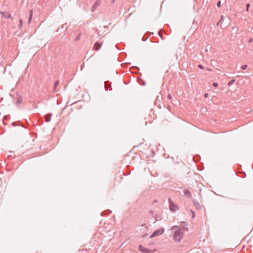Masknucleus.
I'll use <instances>...</instances> for the list:
<instances>
[{"label":"nucleus","instance_id":"28","mask_svg":"<svg viewBox=\"0 0 253 253\" xmlns=\"http://www.w3.org/2000/svg\"><path fill=\"white\" fill-rule=\"evenodd\" d=\"M253 42V39H252V38H251V39H250V40L249 41V42Z\"/></svg>","mask_w":253,"mask_h":253},{"label":"nucleus","instance_id":"26","mask_svg":"<svg viewBox=\"0 0 253 253\" xmlns=\"http://www.w3.org/2000/svg\"><path fill=\"white\" fill-rule=\"evenodd\" d=\"M223 16L222 15L221 17V18H220V19L219 20V22H221L223 20Z\"/></svg>","mask_w":253,"mask_h":253},{"label":"nucleus","instance_id":"23","mask_svg":"<svg viewBox=\"0 0 253 253\" xmlns=\"http://www.w3.org/2000/svg\"><path fill=\"white\" fill-rule=\"evenodd\" d=\"M233 30L237 32L238 31V28L237 27H233Z\"/></svg>","mask_w":253,"mask_h":253},{"label":"nucleus","instance_id":"20","mask_svg":"<svg viewBox=\"0 0 253 253\" xmlns=\"http://www.w3.org/2000/svg\"><path fill=\"white\" fill-rule=\"evenodd\" d=\"M168 98L169 99H172V95L170 94H169L168 95Z\"/></svg>","mask_w":253,"mask_h":253},{"label":"nucleus","instance_id":"19","mask_svg":"<svg viewBox=\"0 0 253 253\" xmlns=\"http://www.w3.org/2000/svg\"><path fill=\"white\" fill-rule=\"evenodd\" d=\"M191 212H192V218H194L195 216V212L192 211H191Z\"/></svg>","mask_w":253,"mask_h":253},{"label":"nucleus","instance_id":"7","mask_svg":"<svg viewBox=\"0 0 253 253\" xmlns=\"http://www.w3.org/2000/svg\"><path fill=\"white\" fill-rule=\"evenodd\" d=\"M139 249L140 251L144 253H147L148 250L146 248H144L142 245H140Z\"/></svg>","mask_w":253,"mask_h":253},{"label":"nucleus","instance_id":"13","mask_svg":"<svg viewBox=\"0 0 253 253\" xmlns=\"http://www.w3.org/2000/svg\"><path fill=\"white\" fill-rule=\"evenodd\" d=\"M59 81H57L55 82L54 83V90H56V88L57 87V86H58V85L59 84Z\"/></svg>","mask_w":253,"mask_h":253},{"label":"nucleus","instance_id":"24","mask_svg":"<svg viewBox=\"0 0 253 253\" xmlns=\"http://www.w3.org/2000/svg\"><path fill=\"white\" fill-rule=\"evenodd\" d=\"M198 67L199 68H200V69H204V67L202 65L199 64L198 65Z\"/></svg>","mask_w":253,"mask_h":253},{"label":"nucleus","instance_id":"22","mask_svg":"<svg viewBox=\"0 0 253 253\" xmlns=\"http://www.w3.org/2000/svg\"><path fill=\"white\" fill-rule=\"evenodd\" d=\"M220 5H221V1H218V2H217V6L218 7H220Z\"/></svg>","mask_w":253,"mask_h":253},{"label":"nucleus","instance_id":"6","mask_svg":"<svg viewBox=\"0 0 253 253\" xmlns=\"http://www.w3.org/2000/svg\"><path fill=\"white\" fill-rule=\"evenodd\" d=\"M193 204H194V206H195V207L198 210H201L202 209V206L200 204V203L198 201H196L194 200L193 201Z\"/></svg>","mask_w":253,"mask_h":253},{"label":"nucleus","instance_id":"15","mask_svg":"<svg viewBox=\"0 0 253 253\" xmlns=\"http://www.w3.org/2000/svg\"><path fill=\"white\" fill-rule=\"evenodd\" d=\"M234 82H235V80H232L228 83V85L229 86L231 85L232 84H234Z\"/></svg>","mask_w":253,"mask_h":253},{"label":"nucleus","instance_id":"3","mask_svg":"<svg viewBox=\"0 0 253 253\" xmlns=\"http://www.w3.org/2000/svg\"><path fill=\"white\" fill-rule=\"evenodd\" d=\"M164 229L163 228H160L154 231L153 234L150 236V238H153L154 237L162 235L164 232Z\"/></svg>","mask_w":253,"mask_h":253},{"label":"nucleus","instance_id":"14","mask_svg":"<svg viewBox=\"0 0 253 253\" xmlns=\"http://www.w3.org/2000/svg\"><path fill=\"white\" fill-rule=\"evenodd\" d=\"M81 33H80V34H79L77 36V37H76L75 40V41H77L80 40V38H81Z\"/></svg>","mask_w":253,"mask_h":253},{"label":"nucleus","instance_id":"27","mask_svg":"<svg viewBox=\"0 0 253 253\" xmlns=\"http://www.w3.org/2000/svg\"><path fill=\"white\" fill-rule=\"evenodd\" d=\"M6 17L7 18H9L11 17V15L10 14H8L7 16H6Z\"/></svg>","mask_w":253,"mask_h":253},{"label":"nucleus","instance_id":"31","mask_svg":"<svg viewBox=\"0 0 253 253\" xmlns=\"http://www.w3.org/2000/svg\"><path fill=\"white\" fill-rule=\"evenodd\" d=\"M15 123H13V125L15 126Z\"/></svg>","mask_w":253,"mask_h":253},{"label":"nucleus","instance_id":"12","mask_svg":"<svg viewBox=\"0 0 253 253\" xmlns=\"http://www.w3.org/2000/svg\"><path fill=\"white\" fill-rule=\"evenodd\" d=\"M30 17L29 18V20H28V23L29 24L31 20H32V15H33V10H31L30 11Z\"/></svg>","mask_w":253,"mask_h":253},{"label":"nucleus","instance_id":"17","mask_svg":"<svg viewBox=\"0 0 253 253\" xmlns=\"http://www.w3.org/2000/svg\"><path fill=\"white\" fill-rule=\"evenodd\" d=\"M248 66L247 65H244L241 67V69L243 70H246Z\"/></svg>","mask_w":253,"mask_h":253},{"label":"nucleus","instance_id":"32","mask_svg":"<svg viewBox=\"0 0 253 253\" xmlns=\"http://www.w3.org/2000/svg\"><path fill=\"white\" fill-rule=\"evenodd\" d=\"M115 0H112V2L113 3L114 2Z\"/></svg>","mask_w":253,"mask_h":253},{"label":"nucleus","instance_id":"9","mask_svg":"<svg viewBox=\"0 0 253 253\" xmlns=\"http://www.w3.org/2000/svg\"><path fill=\"white\" fill-rule=\"evenodd\" d=\"M184 195L187 198H190L191 197V194L188 190L185 189L184 190Z\"/></svg>","mask_w":253,"mask_h":253},{"label":"nucleus","instance_id":"25","mask_svg":"<svg viewBox=\"0 0 253 253\" xmlns=\"http://www.w3.org/2000/svg\"><path fill=\"white\" fill-rule=\"evenodd\" d=\"M208 95H209V94H208V93H205V94H204V97L205 98H207L208 97Z\"/></svg>","mask_w":253,"mask_h":253},{"label":"nucleus","instance_id":"10","mask_svg":"<svg viewBox=\"0 0 253 253\" xmlns=\"http://www.w3.org/2000/svg\"><path fill=\"white\" fill-rule=\"evenodd\" d=\"M23 98L21 96H17L16 98V104L19 105L22 101Z\"/></svg>","mask_w":253,"mask_h":253},{"label":"nucleus","instance_id":"18","mask_svg":"<svg viewBox=\"0 0 253 253\" xmlns=\"http://www.w3.org/2000/svg\"><path fill=\"white\" fill-rule=\"evenodd\" d=\"M250 3H247V4H246V10H247V11H249V7H250Z\"/></svg>","mask_w":253,"mask_h":253},{"label":"nucleus","instance_id":"2","mask_svg":"<svg viewBox=\"0 0 253 253\" xmlns=\"http://www.w3.org/2000/svg\"><path fill=\"white\" fill-rule=\"evenodd\" d=\"M168 201L169 203V208L171 211L174 212L178 210L179 207L178 205L174 204L170 198H169Z\"/></svg>","mask_w":253,"mask_h":253},{"label":"nucleus","instance_id":"16","mask_svg":"<svg viewBox=\"0 0 253 253\" xmlns=\"http://www.w3.org/2000/svg\"><path fill=\"white\" fill-rule=\"evenodd\" d=\"M22 25H23V22H22V20L21 19H20L19 20V28H21V27H22Z\"/></svg>","mask_w":253,"mask_h":253},{"label":"nucleus","instance_id":"29","mask_svg":"<svg viewBox=\"0 0 253 253\" xmlns=\"http://www.w3.org/2000/svg\"><path fill=\"white\" fill-rule=\"evenodd\" d=\"M220 22H219H219L217 23V26L219 24V23H220Z\"/></svg>","mask_w":253,"mask_h":253},{"label":"nucleus","instance_id":"5","mask_svg":"<svg viewBox=\"0 0 253 253\" xmlns=\"http://www.w3.org/2000/svg\"><path fill=\"white\" fill-rule=\"evenodd\" d=\"M102 46V42H96L94 46V48L95 50H99Z\"/></svg>","mask_w":253,"mask_h":253},{"label":"nucleus","instance_id":"21","mask_svg":"<svg viewBox=\"0 0 253 253\" xmlns=\"http://www.w3.org/2000/svg\"><path fill=\"white\" fill-rule=\"evenodd\" d=\"M212 85L214 87H217L218 86V84L217 83H213Z\"/></svg>","mask_w":253,"mask_h":253},{"label":"nucleus","instance_id":"11","mask_svg":"<svg viewBox=\"0 0 253 253\" xmlns=\"http://www.w3.org/2000/svg\"><path fill=\"white\" fill-rule=\"evenodd\" d=\"M105 87L107 90L112 89L111 88H111V86L107 82H105Z\"/></svg>","mask_w":253,"mask_h":253},{"label":"nucleus","instance_id":"1","mask_svg":"<svg viewBox=\"0 0 253 253\" xmlns=\"http://www.w3.org/2000/svg\"><path fill=\"white\" fill-rule=\"evenodd\" d=\"M172 228H178V230L175 231L174 233L173 239L175 242H180L183 236L181 230L178 228V226H173Z\"/></svg>","mask_w":253,"mask_h":253},{"label":"nucleus","instance_id":"4","mask_svg":"<svg viewBox=\"0 0 253 253\" xmlns=\"http://www.w3.org/2000/svg\"><path fill=\"white\" fill-rule=\"evenodd\" d=\"M101 0H97L93 5L92 6L91 8V11H94L101 4Z\"/></svg>","mask_w":253,"mask_h":253},{"label":"nucleus","instance_id":"30","mask_svg":"<svg viewBox=\"0 0 253 253\" xmlns=\"http://www.w3.org/2000/svg\"><path fill=\"white\" fill-rule=\"evenodd\" d=\"M207 70H208V71H211V69H207Z\"/></svg>","mask_w":253,"mask_h":253},{"label":"nucleus","instance_id":"8","mask_svg":"<svg viewBox=\"0 0 253 253\" xmlns=\"http://www.w3.org/2000/svg\"><path fill=\"white\" fill-rule=\"evenodd\" d=\"M51 114H48L44 116L46 122H49L51 120Z\"/></svg>","mask_w":253,"mask_h":253}]
</instances>
